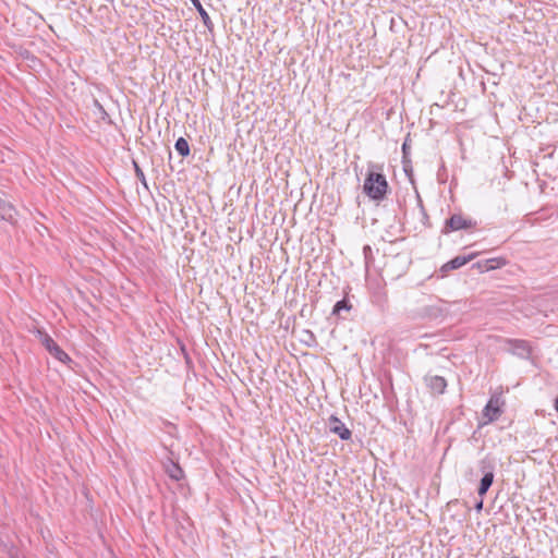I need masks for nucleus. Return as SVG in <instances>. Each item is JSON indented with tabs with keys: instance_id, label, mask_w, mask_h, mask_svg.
<instances>
[{
	"instance_id": "obj_6",
	"label": "nucleus",
	"mask_w": 558,
	"mask_h": 558,
	"mask_svg": "<svg viewBox=\"0 0 558 558\" xmlns=\"http://www.w3.org/2000/svg\"><path fill=\"white\" fill-rule=\"evenodd\" d=\"M328 428L332 434L338 435L341 440H349L352 437V432L335 415L328 418Z\"/></svg>"
},
{
	"instance_id": "obj_12",
	"label": "nucleus",
	"mask_w": 558,
	"mask_h": 558,
	"mask_svg": "<svg viewBox=\"0 0 558 558\" xmlns=\"http://www.w3.org/2000/svg\"><path fill=\"white\" fill-rule=\"evenodd\" d=\"M191 2L193 3L195 9L197 10V12H198V14H199L204 25L206 26V28L209 32H213L214 31V23H213L210 16L208 15L207 11L203 8V5L199 2V0H191Z\"/></svg>"
},
{
	"instance_id": "obj_18",
	"label": "nucleus",
	"mask_w": 558,
	"mask_h": 558,
	"mask_svg": "<svg viewBox=\"0 0 558 558\" xmlns=\"http://www.w3.org/2000/svg\"><path fill=\"white\" fill-rule=\"evenodd\" d=\"M475 509L477 511H481L483 509V500L482 499L475 505Z\"/></svg>"
},
{
	"instance_id": "obj_15",
	"label": "nucleus",
	"mask_w": 558,
	"mask_h": 558,
	"mask_svg": "<svg viewBox=\"0 0 558 558\" xmlns=\"http://www.w3.org/2000/svg\"><path fill=\"white\" fill-rule=\"evenodd\" d=\"M351 308V303L347 299H342L335 304L332 308V314L336 316H340L342 311L349 312Z\"/></svg>"
},
{
	"instance_id": "obj_7",
	"label": "nucleus",
	"mask_w": 558,
	"mask_h": 558,
	"mask_svg": "<svg viewBox=\"0 0 558 558\" xmlns=\"http://www.w3.org/2000/svg\"><path fill=\"white\" fill-rule=\"evenodd\" d=\"M425 385L435 395H442L447 388V380L442 376L426 375L424 377Z\"/></svg>"
},
{
	"instance_id": "obj_21",
	"label": "nucleus",
	"mask_w": 558,
	"mask_h": 558,
	"mask_svg": "<svg viewBox=\"0 0 558 558\" xmlns=\"http://www.w3.org/2000/svg\"><path fill=\"white\" fill-rule=\"evenodd\" d=\"M511 558H521V557H519V556H512Z\"/></svg>"
},
{
	"instance_id": "obj_8",
	"label": "nucleus",
	"mask_w": 558,
	"mask_h": 558,
	"mask_svg": "<svg viewBox=\"0 0 558 558\" xmlns=\"http://www.w3.org/2000/svg\"><path fill=\"white\" fill-rule=\"evenodd\" d=\"M506 342L510 345L509 351L512 354L521 357H527L531 353V347L526 340L521 339H507Z\"/></svg>"
},
{
	"instance_id": "obj_1",
	"label": "nucleus",
	"mask_w": 558,
	"mask_h": 558,
	"mask_svg": "<svg viewBox=\"0 0 558 558\" xmlns=\"http://www.w3.org/2000/svg\"><path fill=\"white\" fill-rule=\"evenodd\" d=\"M389 185L383 173L369 171L364 180L363 192L373 201H383L388 192Z\"/></svg>"
},
{
	"instance_id": "obj_2",
	"label": "nucleus",
	"mask_w": 558,
	"mask_h": 558,
	"mask_svg": "<svg viewBox=\"0 0 558 558\" xmlns=\"http://www.w3.org/2000/svg\"><path fill=\"white\" fill-rule=\"evenodd\" d=\"M477 222L462 214H453L448 218L442 228V233L448 234L459 230H471L476 228Z\"/></svg>"
},
{
	"instance_id": "obj_5",
	"label": "nucleus",
	"mask_w": 558,
	"mask_h": 558,
	"mask_svg": "<svg viewBox=\"0 0 558 558\" xmlns=\"http://www.w3.org/2000/svg\"><path fill=\"white\" fill-rule=\"evenodd\" d=\"M480 468L484 472V476L481 480L477 493L480 496H484L494 482V465L489 459H483L480 462Z\"/></svg>"
},
{
	"instance_id": "obj_10",
	"label": "nucleus",
	"mask_w": 558,
	"mask_h": 558,
	"mask_svg": "<svg viewBox=\"0 0 558 558\" xmlns=\"http://www.w3.org/2000/svg\"><path fill=\"white\" fill-rule=\"evenodd\" d=\"M165 471L173 481L179 482L184 477L182 468L170 459L165 463Z\"/></svg>"
},
{
	"instance_id": "obj_13",
	"label": "nucleus",
	"mask_w": 558,
	"mask_h": 558,
	"mask_svg": "<svg viewBox=\"0 0 558 558\" xmlns=\"http://www.w3.org/2000/svg\"><path fill=\"white\" fill-rule=\"evenodd\" d=\"M174 147L180 156L186 157L190 155V145L184 137H179L175 142Z\"/></svg>"
},
{
	"instance_id": "obj_14",
	"label": "nucleus",
	"mask_w": 558,
	"mask_h": 558,
	"mask_svg": "<svg viewBox=\"0 0 558 558\" xmlns=\"http://www.w3.org/2000/svg\"><path fill=\"white\" fill-rule=\"evenodd\" d=\"M507 260L504 257H495L485 260L486 270H494L506 266Z\"/></svg>"
},
{
	"instance_id": "obj_9",
	"label": "nucleus",
	"mask_w": 558,
	"mask_h": 558,
	"mask_svg": "<svg viewBox=\"0 0 558 558\" xmlns=\"http://www.w3.org/2000/svg\"><path fill=\"white\" fill-rule=\"evenodd\" d=\"M475 255H469V256H456L448 263L444 264L440 268V271L447 272L449 270L458 269L462 266H464L466 263H469Z\"/></svg>"
},
{
	"instance_id": "obj_3",
	"label": "nucleus",
	"mask_w": 558,
	"mask_h": 558,
	"mask_svg": "<svg viewBox=\"0 0 558 558\" xmlns=\"http://www.w3.org/2000/svg\"><path fill=\"white\" fill-rule=\"evenodd\" d=\"M504 405L505 401L501 399L500 396H492L482 412L483 418L485 420L483 422V425L497 421L504 413Z\"/></svg>"
},
{
	"instance_id": "obj_17",
	"label": "nucleus",
	"mask_w": 558,
	"mask_h": 558,
	"mask_svg": "<svg viewBox=\"0 0 558 558\" xmlns=\"http://www.w3.org/2000/svg\"><path fill=\"white\" fill-rule=\"evenodd\" d=\"M133 163H134V170H135L136 178L147 189L148 186H147L146 178H145V174H144L143 170L141 169V167L135 161Z\"/></svg>"
},
{
	"instance_id": "obj_16",
	"label": "nucleus",
	"mask_w": 558,
	"mask_h": 558,
	"mask_svg": "<svg viewBox=\"0 0 558 558\" xmlns=\"http://www.w3.org/2000/svg\"><path fill=\"white\" fill-rule=\"evenodd\" d=\"M409 150H410V146L408 145L407 141L402 144V153H403V168H404V171L408 173L409 172V160H408V155H409Z\"/></svg>"
},
{
	"instance_id": "obj_4",
	"label": "nucleus",
	"mask_w": 558,
	"mask_h": 558,
	"mask_svg": "<svg viewBox=\"0 0 558 558\" xmlns=\"http://www.w3.org/2000/svg\"><path fill=\"white\" fill-rule=\"evenodd\" d=\"M38 339L40 343L45 347V349L58 361L61 363L68 364L71 362V357L66 352H64L58 343L44 331L38 330Z\"/></svg>"
},
{
	"instance_id": "obj_20",
	"label": "nucleus",
	"mask_w": 558,
	"mask_h": 558,
	"mask_svg": "<svg viewBox=\"0 0 558 558\" xmlns=\"http://www.w3.org/2000/svg\"><path fill=\"white\" fill-rule=\"evenodd\" d=\"M95 104L102 110V107L99 105V102L97 100L95 101Z\"/></svg>"
},
{
	"instance_id": "obj_19",
	"label": "nucleus",
	"mask_w": 558,
	"mask_h": 558,
	"mask_svg": "<svg viewBox=\"0 0 558 558\" xmlns=\"http://www.w3.org/2000/svg\"><path fill=\"white\" fill-rule=\"evenodd\" d=\"M363 252L365 254V258L367 259V254L371 253V247L368 245L364 246Z\"/></svg>"
},
{
	"instance_id": "obj_11",
	"label": "nucleus",
	"mask_w": 558,
	"mask_h": 558,
	"mask_svg": "<svg viewBox=\"0 0 558 558\" xmlns=\"http://www.w3.org/2000/svg\"><path fill=\"white\" fill-rule=\"evenodd\" d=\"M15 214L16 210L13 205L0 197V219L12 223L14 221Z\"/></svg>"
}]
</instances>
